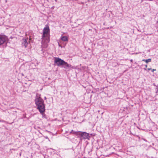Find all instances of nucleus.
I'll return each mask as SVG.
<instances>
[{"instance_id":"obj_17","label":"nucleus","mask_w":158,"mask_h":158,"mask_svg":"<svg viewBox=\"0 0 158 158\" xmlns=\"http://www.w3.org/2000/svg\"><path fill=\"white\" fill-rule=\"evenodd\" d=\"M145 68H147V65H145Z\"/></svg>"},{"instance_id":"obj_5","label":"nucleus","mask_w":158,"mask_h":158,"mask_svg":"<svg viewBox=\"0 0 158 158\" xmlns=\"http://www.w3.org/2000/svg\"><path fill=\"white\" fill-rule=\"evenodd\" d=\"M28 39L27 38H23L22 42V46L23 47H24L25 48L27 47L28 43Z\"/></svg>"},{"instance_id":"obj_16","label":"nucleus","mask_w":158,"mask_h":158,"mask_svg":"<svg viewBox=\"0 0 158 158\" xmlns=\"http://www.w3.org/2000/svg\"><path fill=\"white\" fill-rule=\"evenodd\" d=\"M145 60H146L143 59V60H142V61H145Z\"/></svg>"},{"instance_id":"obj_22","label":"nucleus","mask_w":158,"mask_h":158,"mask_svg":"<svg viewBox=\"0 0 158 158\" xmlns=\"http://www.w3.org/2000/svg\"><path fill=\"white\" fill-rule=\"evenodd\" d=\"M153 85H155V86H156L155 85V84H153Z\"/></svg>"},{"instance_id":"obj_4","label":"nucleus","mask_w":158,"mask_h":158,"mask_svg":"<svg viewBox=\"0 0 158 158\" xmlns=\"http://www.w3.org/2000/svg\"><path fill=\"white\" fill-rule=\"evenodd\" d=\"M35 101L36 106L44 103V100L40 97H38L37 95L36 96Z\"/></svg>"},{"instance_id":"obj_14","label":"nucleus","mask_w":158,"mask_h":158,"mask_svg":"<svg viewBox=\"0 0 158 158\" xmlns=\"http://www.w3.org/2000/svg\"><path fill=\"white\" fill-rule=\"evenodd\" d=\"M156 69H153L152 70V71L153 72L154 71H156Z\"/></svg>"},{"instance_id":"obj_20","label":"nucleus","mask_w":158,"mask_h":158,"mask_svg":"<svg viewBox=\"0 0 158 158\" xmlns=\"http://www.w3.org/2000/svg\"><path fill=\"white\" fill-rule=\"evenodd\" d=\"M44 98H45V99H46V97H45Z\"/></svg>"},{"instance_id":"obj_2","label":"nucleus","mask_w":158,"mask_h":158,"mask_svg":"<svg viewBox=\"0 0 158 158\" xmlns=\"http://www.w3.org/2000/svg\"><path fill=\"white\" fill-rule=\"evenodd\" d=\"M49 31L50 29L49 27L48 26H46L43 30L42 38L43 39H44V38L46 37L47 41L48 42H49V39L47 36L49 34Z\"/></svg>"},{"instance_id":"obj_15","label":"nucleus","mask_w":158,"mask_h":158,"mask_svg":"<svg viewBox=\"0 0 158 158\" xmlns=\"http://www.w3.org/2000/svg\"><path fill=\"white\" fill-rule=\"evenodd\" d=\"M151 69H151V68H148V70H151Z\"/></svg>"},{"instance_id":"obj_8","label":"nucleus","mask_w":158,"mask_h":158,"mask_svg":"<svg viewBox=\"0 0 158 158\" xmlns=\"http://www.w3.org/2000/svg\"><path fill=\"white\" fill-rule=\"evenodd\" d=\"M6 41V38L2 35H0V45L3 44Z\"/></svg>"},{"instance_id":"obj_10","label":"nucleus","mask_w":158,"mask_h":158,"mask_svg":"<svg viewBox=\"0 0 158 158\" xmlns=\"http://www.w3.org/2000/svg\"><path fill=\"white\" fill-rule=\"evenodd\" d=\"M151 59H148L146 60L145 62L146 63H148V62H151Z\"/></svg>"},{"instance_id":"obj_1","label":"nucleus","mask_w":158,"mask_h":158,"mask_svg":"<svg viewBox=\"0 0 158 158\" xmlns=\"http://www.w3.org/2000/svg\"><path fill=\"white\" fill-rule=\"evenodd\" d=\"M54 64L59 67L64 68L65 69H76L75 67L72 66L68 64L67 62L65 61L59 57H55L54 61Z\"/></svg>"},{"instance_id":"obj_24","label":"nucleus","mask_w":158,"mask_h":158,"mask_svg":"<svg viewBox=\"0 0 158 158\" xmlns=\"http://www.w3.org/2000/svg\"><path fill=\"white\" fill-rule=\"evenodd\" d=\"M1 121L0 120V122H1Z\"/></svg>"},{"instance_id":"obj_9","label":"nucleus","mask_w":158,"mask_h":158,"mask_svg":"<svg viewBox=\"0 0 158 158\" xmlns=\"http://www.w3.org/2000/svg\"><path fill=\"white\" fill-rule=\"evenodd\" d=\"M60 38L62 41H63L67 42L68 41V37L65 36H62Z\"/></svg>"},{"instance_id":"obj_12","label":"nucleus","mask_w":158,"mask_h":158,"mask_svg":"<svg viewBox=\"0 0 158 158\" xmlns=\"http://www.w3.org/2000/svg\"><path fill=\"white\" fill-rule=\"evenodd\" d=\"M74 131H73V130H71V131L70 132V133L71 134L72 133V132H73V134H74Z\"/></svg>"},{"instance_id":"obj_6","label":"nucleus","mask_w":158,"mask_h":158,"mask_svg":"<svg viewBox=\"0 0 158 158\" xmlns=\"http://www.w3.org/2000/svg\"><path fill=\"white\" fill-rule=\"evenodd\" d=\"M82 136L81 139H90L89 134L88 133H86L85 132H83Z\"/></svg>"},{"instance_id":"obj_18","label":"nucleus","mask_w":158,"mask_h":158,"mask_svg":"<svg viewBox=\"0 0 158 158\" xmlns=\"http://www.w3.org/2000/svg\"><path fill=\"white\" fill-rule=\"evenodd\" d=\"M130 61L131 62H132L133 61V60L132 59H131Z\"/></svg>"},{"instance_id":"obj_7","label":"nucleus","mask_w":158,"mask_h":158,"mask_svg":"<svg viewBox=\"0 0 158 158\" xmlns=\"http://www.w3.org/2000/svg\"><path fill=\"white\" fill-rule=\"evenodd\" d=\"M82 131H74V134L77 136L79 138H80V139L81 140L82 136Z\"/></svg>"},{"instance_id":"obj_3","label":"nucleus","mask_w":158,"mask_h":158,"mask_svg":"<svg viewBox=\"0 0 158 158\" xmlns=\"http://www.w3.org/2000/svg\"><path fill=\"white\" fill-rule=\"evenodd\" d=\"M37 106V109L38 110L40 113L43 115L45 111V106L44 103L40 105Z\"/></svg>"},{"instance_id":"obj_13","label":"nucleus","mask_w":158,"mask_h":158,"mask_svg":"<svg viewBox=\"0 0 158 158\" xmlns=\"http://www.w3.org/2000/svg\"><path fill=\"white\" fill-rule=\"evenodd\" d=\"M58 45H59V47H60L61 48H62L63 47L60 44H58Z\"/></svg>"},{"instance_id":"obj_21","label":"nucleus","mask_w":158,"mask_h":158,"mask_svg":"<svg viewBox=\"0 0 158 158\" xmlns=\"http://www.w3.org/2000/svg\"><path fill=\"white\" fill-rule=\"evenodd\" d=\"M22 75L23 76V73L22 74Z\"/></svg>"},{"instance_id":"obj_19","label":"nucleus","mask_w":158,"mask_h":158,"mask_svg":"<svg viewBox=\"0 0 158 158\" xmlns=\"http://www.w3.org/2000/svg\"><path fill=\"white\" fill-rule=\"evenodd\" d=\"M128 158H131V157H128Z\"/></svg>"},{"instance_id":"obj_23","label":"nucleus","mask_w":158,"mask_h":158,"mask_svg":"<svg viewBox=\"0 0 158 158\" xmlns=\"http://www.w3.org/2000/svg\"><path fill=\"white\" fill-rule=\"evenodd\" d=\"M144 70H146V68H144Z\"/></svg>"},{"instance_id":"obj_11","label":"nucleus","mask_w":158,"mask_h":158,"mask_svg":"<svg viewBox=\"0 0 158 158\" xmlns=\"http://www.w3.org/2000/svg\"><path fill=\"white\" fill-rule=\"evenodd\" d=\"M156 89L157 90L156 92V93H158V84L157 86H156Z\"/></svg>"}]
</instances>
